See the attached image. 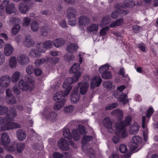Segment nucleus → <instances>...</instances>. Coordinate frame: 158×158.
<instances>
[{
    "instance_id": "nucleus-1",
    "label": "nucleus",
    "mask_w": 158,
    "mask_h": 158,
    "mask_svg": "<svg viewBox=\"0 0 158 158\" xmlns=\"http://www.w3.org/2000/svg\"><path fill=\"white\" fill-rule=\"evenodd\" d=\"M131 120V117L128 116L125 117V120L124 122H117L116 123L115 126L116 128V132L118 134L122 137L127 136V133L125 127L129 125Z\"/></svg>"
},
{
    "instance_id": "nucleus-2",
    "label": "nucleus",
    "mask_w": 158,
    "mask_h": 158,
    "mask_svg": "<svg viewBox=\"0 0 158 158\" xmlns=\"http://www.w3.org/2000/svg\"><path fill=\"white\" fill-rule=\"evenodd\" d=\"M93 139L92 136H85L84 137L82 140V147L83 150L86 151V152L90 157L93 156L94 155V153L93 150L90 148H87L86 149V142H88Z\"/></svg>"
},
{
    "instance_id": "nucleus-3",
    "label": "nucleus",
    "mask_w": 158,
    "mask_h": 158,
    "mask_svg": "<svg viewBox=\"0 0 158 158\" xmlns=\"http://www.w3.org/2000/svg\"><path fill=\"white\" fill-rule=\"evenodd\" d=\"M85 127L82 125H79L78 130L74 129L73 131V137L75 141L79 140L80 138L81 134H85Z\"/></svg>"
},
{
    "instance_id": "nucleus-4",
    "label": "nucleus",
    "mask_w": 158,
    "mask_h": 158,
    "mask_svg": "<svg viewBox=\"0 0 158 158\" xmlns=\"http://www.w3.org/2000/svg\"><path fill=\"white\" fill-rule=\"evenodd\" d=\"M47 119L52 121H55L57 120V115L53 111H52L50 108H46L43 113Z\"/></svg>"
},
{
    "instance_id": "nucleus-5",
    "label": "nucleus",
    "mask_w": 158,
    "mask_h": 158,
    "mask_svg": "<svg viewBox=\"0 0 158 158\" xmlns=\"http://www.w3.org/2000/svg\"><path fill=\"white\" fill-rule=\"evenodd\" d=\"M75 78L69 77L66 79L63 84L64 89L66 90L65 94L68 95L72 88L71 84L72 83L76 82L75 81Z\"/></svg>"
},
{
    "instance_id": "nucleus-6",
    "label": "nucleus",
    "mask_w": 158,
    "mask_h": 158,
    "mask_svg": "<svg viewBox=\"0 0 158 158\" xmlns=\"http://www.w3.org/2000/svg\"><path fill=\"white\" fill-rule=\"evenodd\" d=\"M80 69V65L78 63H75L73 65L70 70V73H75L73 76L74 78H75V81H77L81 75V73L79 71Z\"/></svg>"
},
{
    "instance_id": "nucleus-7",
    "label": "nucleus",
    "mask_w": 158,
    "mask_h": 158,
    "mask_svg": "<svg viewBox=\"0 0 158 158\" xmlns=\"http://www.w3.org/2000/svg\"><path fill=\"white\" fill-rule=\"evenodd\" d=\"M66 90L64 89L63 91H58L54 95L53 99L56 102H65L66 100L64 98V96L67 95H66Z\"/></svg>"
},
{
    "instance_id": "nucleus-8",
    "label": "nucleus",
    "mask_w": 158,
    "mask_h": 158,
    "mask_svg": "<svg viewBox=\"0 0 158 158\" xmlns=\"http://www.w3.org/2000/svg\"><path fill=\"white\" fill-rule=\"evenodd\" d=\"M142 141L141 138L137 135L134 136L132 138L131 144L129 146L131 149L134 151L138 147L139 144Z\"/></svg>"
},
{
    "instance_id": "nucleus-9",
    "label": "nucleus",
    "mask_w": 158,
    "mask_h": 158,
    "mask_svg": "<svg viewBox=\"0 0 158 158\" xmlns=\"http://www.w3.org/2000/svg\"><path fill=\"white\" fill-rule=\"evenodd\" d=\"M13 120H9L8 123L6 124V127H2V130H8L10 129H16L21 127V125L18 123H13Z\"/></svg>"
},
{
    "instance_id": "nucleus-10",
    "label": "nucleus",
    "mask_w": 158,
    "mask_h": 158,
    "mask_svg": "<svg viewBox=\"0 0 158 158\" xmlns=\"http://www.w3.org/2000/svg\"><path fill=\"white\" fill-rule=\"evenodd\" d=\"M10 82V78L9 75H4L0 78V85L2 87H8Z\"/></svg>"
},
{
    "instance_id": "nucleus-11",
    "label": "nucleus",
    "mask_w": 158,
    "mask_h": 158,
    "mask_svg": "<svg viewBox=\"0 0 158 158\" xmlns=\"http://www.w3.org/2000/svg\"><path fill=\"white\" fill-rule=\"evenodd\" d=\"M59 148L62 150H68L69 149V144L67 141L64 139H60L57 143Z\"/></svg>"
},
{
    "instance_id": "nucleus-12",
    "label": "nucleus",
    "mask_w": 158,
    "mask_h": 158,
    "mask_svg": "<svg viewBox=\"0 0 158 158\" xmlns=\"http://www.w3.org/2000/svg\"><path fill=\"white\" fill-rule=\"evenodd\" d=\"M78 87H77L73 91L71 94L70 100L71 102L73 103H77L80 98V95L77 93Z\"/></svg>"
},
{
    "instance_id": "nucleus-13",
    "label": "nucleus",
    "mask_w": 158,
    "mask_h": 158,
    "mask_svg": "<svg viewBox=\"0 0 158 158\" xmlns=\"http://www.w3.org/2000/svg\"><path fill=\"white\" fill-rule=\"evenodd\" d=\"M10 140L8 135L5 132L3 133L1 135L0 139V145L6 146L10 142Z\"/></svg>"
},
{
    "instance_id": "nucleus-14",
    "label": "nucleus",
    "mask_w": 158,
    "mask_h": 158,
    "mask_svg": "<svg viewBox=\"0 0 158 158\" xmlns=\"http://www.w3.org/2000/svg\"><path fill=\"white\" fill-rule=\"evenodd\" d=\"M18 63L21 65H25L28 63L30 60L27 56L25 54H21L17 57Z\"/></svg>"
},
{
    "instance_id": "nucleus-15",
    "label": "nucleus",
    "mask_w": 158,
    "mask_h": 158,
    "mask_svg": "<svg viewBox=\"0 0 158 158\" xmlns=\"http://www.w3.org/2000/svg\"><path fill=\"white\" fill-rule=\"evenodd\" d=\"M80 86V93L81 94L84 95L85 94L87 91L89 86V83L87 81L82 82L80 83L78 85Z\"/></svg>"
},
{
    "instance_id": "nucleus-16",
    "label": "nucleus",
    "mask_w": 158,
    "mask_h": 158,
    "mask_svg": "<svg viewBox=\"0 0 158 158\" xmlns=\"http://www.w3.org/2000/svg\"><path fill=\"white\" fill-rule=\"evenodd\" d=\"M103 123L110 132L113 133L114 132L112 128V123L109 117L105 118L103 120Z\"/></svg>"
},
{
    "instance_id": "nucleus-17",
    "label": "nucleus",
    "mask_w": 158,
    "mask_h": 158,
    "mask_svg": "<svg viewBox=\"0 0 158 158\" xmlns=\"http://www.w3.org/2000/svg\"><path fill=\"white\" fill-rule=\"evenodd\" d=\"M102 81V79L100 76H96L91 80V87L92 89L95 87L99 86Z\"/></svg>"
},
{
    "instance_id": "nucleus-18",
    "label": "nucleus",
    "mask_w": 158,
    "mask_h": 158,
    "mask_svg": "<svg viewBox=\"0 0 158 158\" xmlns=\"http://www.w3.org/2000/svg\"><path fill=\"white\" fill-rule=\"evenodd\" d=\"M13 50V48L10 44L8 43L5 44L4 52L6 56H9L11 55Z\"/></svg>"
},
{
    "instance_id": "nucleus-19",
    "label": "nucleus",
    "mask_w": 158,
    "mask_h": 158,
    "mask_svg": "<svg viewBox=\"0 0 158 158\" xmlns=\"http://www.w3.org/2000/svg\"><path fill=\"white\" fill-rule=\"evenodd\" d=\"M29 7L26 2H24L19 4V9L22 13L26 14L29 10Z\"/></svg>"
},
{
    "instance_id": "nucleus-20",
    "label": "nucleus",
    "mask_w": 158,
    "mask_h": 158,
    "mask_svg": "<svg viewBox=\"0 0 158 158\" xmlns=\"http://www.w3.org/2000/svg\"><path fill=\"white\" fill-rule=\"evenodd\" d=\"M77 12V10L72 7H70L67 10V15L68 18H75Z\"/></svg>"
},
{
    "instance_id": "nucleus-21",
    "label": "nucleus",
    "mask_w": 158,
    "mask_h": 158,
    "mask_svg": "<svg viewBox=\"0 0 158 158\" xmlns=\"http://www.w3.org/2000/svg\"><path fill=\"white\" fill-rule=\"evenodd\" d=\"M111 114L112 115L116 117L119 119H121L123 118V112L121 110L115 109L113 110Z\"/></svg>"
},
{
    "instance_id": "nucleus-22",
    "label": "nucleus",
    "mask_w": 158,
    "mask_h": 158,
    "mask_svg": "<svg viewBox=\"0 0 158 158\" xmlns=\"http://www.w3.org/2000/svg\"><path fill=\"white\" fill-rule=\"evenodd\" d=\"M78 21L79 23L81 25H86L90 23L89 18L85 16L80 17L78 19Z\"/></svg>"
},
{
    "instance_id": "nucleus-23",
    "label": "nucleus",
    "mask_w": 158,
    "mask_h": 158,
    "mask_svg": "<svg viewBox=\"0 0 158 158\" xmlns=\"http://www.w3.org/2000/svg\"><path fill=\"white\" fill-rule=\"evenodd\" d=\"M78 48V47L77 44L74 43H70L67 45L66 50L69 52H73L77 51Z\"/></svg>"
},
{
    "instance_id": "nucleus-24",
    "label": "nucleus",
    "mask_w": 158,
    "mask_h": 158,
    "mask_svg": "<svg viewBox=\"0 0 158 158\" xmlns=\"http://www.w3.org/2000/svg\"><path fill=\"white\" fill-rule=\"evenodd\" d=\"M16 134L18 139L19 140H23L25 139L26 136L25 132L21 129L17 131Z\"/></svg>"
},
{
    "instance_id": "nucleus-25",
    "label": "nucleus",
    "mask_w": 158,
    "mask_h": 158,
    "mask_svg": "<svg viewBox=\"0 0 158 158\" xmlns=\"http://www.w3.org/2000/svg\"><path fill=\"white\" fill-rule=\"evenodd\" d=\"M19 86L21 89L25 91H27L29 89L28 85L22 79H21L19 81Z\"/></svg>"
},
{
    "instance_id": "nucleus-26",
    "label": "nucleus",
    "mask_w": 158,
    "mask_h": 158,
    "mask_svg": "<svg viewBox=\"0 0 158 158\" xmlns=\"http://www.w3.org/2000/svg\"><path fill=\"white\" fill-rule=\"evenodd\" d=\"M34 44V41L30 35H27L25 37L24 44L27 47H30Z\"/></svg>"
},
{
    "instance_id": "nucleus-27",
    "label": "nucleus",
    "mask_w": 158,
    "mask_h": 158,
    "mask_svg": "<svg viewBox=\"0 0 158 158\" xmlns=\"http://www.w3.org/2000/svg\"><path fill=\"white\" fill-rule=\"evenodd\" d=\"M52 42L50 40L47 41L42 43L41 45L43 46V48L42 49L40 50V51H45L46 50L52 47Z\"/></svg>"
},
{
    "instance_id": "nucleus-28",
    "label": "nucleus",
    "mask_w": 158,
    "mask_h": 158,
    "mask_svg": "<svg viewBox=\"0 0 158 158\" xmlns=\"http://www.w3.org/2000/svg\"><path fill=\"white\" fill-rule=\"evenodd\" d=\"M40 29L42 35L44 36H46L50 31L49 26L46 24H44V26H42Z\"/></svg>"
},
{
    "instance_id": "nucleus-29",
    "label": "nucleus",
    "mask_w": 158,
    "mask_h": 158,
    "mask_svg": "<svg viewBox=\"0 0 158 158\" xmlns=\"http://www.w3.org/2000/svg\"><path fill=\"white\" fill-rule=\"evenodd\" d=\"M8 64L10 67L11 69L15 68L17 64V61L16 57L14 56L11 57L9 60Z\"/></svg>"
},
{
    "instance_id": "nucleus-30",
    "label": "nucleus",
    "mask_w": 158,
    "mask_h": 158,
    "mask_svg": "<svg viewBox=\"0 0 158 158\" xmlns=\"http://www.w3.org/2000/svg\"><path fill=\"white\" fill-rule=\"evenodd\" d=\"M139 126L136 123H134V125L130 127L129 133L131 134H137L139 131Z\"/></svg>"
},
{
    "instance_id": "nucleus-31",
    "label": "nucleus",
    "mask_w": 158,
    "mask_h": 158,
    "mask_svg": "<svg viewBox=\"0 0 158 158\" xmlns=\"http://www.w3.org/2000/svg\"><path fill=\"white\" fill-rule=\"evenodd\" d=\"M127 97V96L125 93H122L120 94L118 97L117 98L118 101L119 102H123V104H126L128 103V100L126 99V98Z\"/></svg>"
},
{
    "instance_id": "nucleus-32",
    "label": "nucleus",
    "mask_w": 158,
    "mask_h": 158,
    "mask_svg": "<svg viewBox=\"0 0 158 158\" xmlns=\"http://www.w3.org/2000/svg\"><path fill=\"white\" fill-rule=\"evenodd\" d=\"M17 115L16 110L14 109H11L9 111V114H8L6 116L7 117L9 120H13Z\"/></svg>"
},
{
    "instance_id": "nucleus-33",
    "label": "nucleus",
    "mask_w": 158,
    "mask_h": 158,
    "mask_svg": "<svg viewBox=\"0 0 158 158\" xmlns=\"http://www.w3.org/2000/svg\"><path fill=\"white\" fill-rule=\"evenodd\" d=\"M64 43V40L62 38H58L53 41V43L56 48L62 47Z\"/></svg>"
},
{
    "instance_id": "nucleus-34",
    "label": "nucleus",
    "mask_w": 158,
    "mask_h": 158,
    "mask_svg": "<svg viewBox=\"0 0 158 158\" xmlns=\"http://www.w3.org/2000/svg\"><path fill=\"white\" fill-rule=\"evenodd\" d=\"M99 28L98 24L94 23L90 25L87 28L88 31L90 32H97Z\"/></svg>"
},
{
    "instance_id": "nucleus-35",
    "label": "nucleus",
    "mask_w": 158,
    "mask_h": 158,
    "mask_svg": "<svg viewBox=\"0 0 158 158\" xmlns=\"http://www.w3.org/2000/svg\"><path fill=\"white\" fill-rule=\"evenodd\" d=\"M20 76V72L16 71L12 75L11 77V79L12 83H15L19 80Z\"/></svg>"
},
{
    "instance_id": "nucleus-36",
    "label": "nucleus",
    "mask_w": 158,
    "mask_h": 158,
    "mask_svg": "<svg viewBox=\"0 0 158 158\" xmlns=\"http://www.w3.org/2000/svg\"><path fill=\"white\" fill-rule=\"evenodd\" d=\"M31 30L33 32H35L38 31L39 28V25L38 22L34 21H32L30 24Z\"/></svg>"
},
{
    "instance_id": "nucleus-37",
    "label": "nucleus",
    "mask_w": 158,
    "mask_h": 158,
    "mask_svg": "<svg viewBox=\"0 0 158 158\" xmlns=\"http://www.w3.org/2000/svg\"><path fill=\"white\" fill-rule=\"evenodd\" d=\"M15 7L13 4H10L6 8V13L9 14L13 13L15 11Z\"/></svg>"
},
{
    "instance_id": "nucleus-38",
    "label": "nucleus",
    "mask_w": 158,
    "mask_h": 158,
    "mask_svg": "<svg viewBox=\"0 0 158 158\" xmlns=\"http://www.w3.org/2000/svg\"><path fill=\"white\" fill-rule=\"evenodd\" d=\"M9 119L7 118V117L6 116L4 118H2L0 117V126L2 125L3 124H4V125L3 126H2L0 127V131H6V130H2L3 129L2 127H6V123L8 124L9 123Z\"/></svg>"
},
{
    "instance_id": "nucleus-39",
    "label": "nucleus",
    "mask_w": 158,
    "mask_h": 158,
    "mask_svg": "<svg viewBox=\"0 0 158 158\" xmlns=\"http://www.w3.org/2000/svg\"><path fill=\"white\" fill-rule=\"evenodd\" d=\"M111 21L109 16H106L103 17L101 22V25L103 26L108 24Z\"/></svg>"
},
{
    "instance_id": "nucleus-40",
    "label": "nucleus",
    "mask_w": 158,
    "mask_h": 158,
    "mask_svg": "<svg viewBox=\"0 0 158 158\" xmlns=\"http://www.w3.org/2000/svg\"><path fill=\"white\" fill-rule=\"evenodd\" d=\"M30 56L33 57H39L41 56L40 53L39 52L36 48H32L29 53Z\"/></svg>"
},
{
    "instance_id": "nucleus-41",
    "label": "nucleus",
    "mask_w": 158,
    "mask_h": 158,
    "mask_svg": "<svg viewBox=\"0 0 158 158\" xmlns=\"http://www.w3.org/2000/svg\"><path fill=\"white\" fill-rule=\"evenodd\" d=\"M63 135L65 138L69 139L72 138L71 134L70 133L69 129L68 127H65L64 128Z\"/></svg>"
},
{
    "instance_id": "nucleus-42",
    "label": "nucleus",
    "mask_w": 158,
    "mask_h": 158,
    "mask_svg": "<svg viewBox=\"0 0 158 158\" xmlns=\"http://www.w3.org/2000/svg\"><path fill=\"white\" fill-rule=\"evenodd\" d=\"M6 101L7 103L10 105L15 104L16 103V100L14 95L6 98Z\"/></svg>"
},
{
    "instance_id": "nucleus-43",
    "label": "nucleus",
    "mask_w": 158,
    "mask_h": 158,
    "mask_svg": "<svg viewBox=\"0 0 158 158\" xmlns=\"http://www.w3.org/2000/svg\"><path fill=\"white\" fill-rule=\"evenodd\" d=\"M123 19H120L111 23L110 25V27L111 28L115 27L121 25L123 23Z\"/></svg>"
},
{
    "instance_id": "nucleus-44",
    "label": "nucleus",
    "mask_w": 158,
    "mask_h": 158,
    "mask_svg": "<svg viewBox=\"0 0 158 158\" xmlns=\"http://www.w3.org/2000/svg\"><path fill=\"white\" fill-rule=\"evenodd\" d=\"M119 4H117L116 6V8L112 13L111 17L113 19H114L117 18L120 14L119 9Z\"/></svg>"
},
{
    "instance_id": "nucleus-45",
    "label": "nucleus",
    "mask_w": 158,
    "mask_h": 158,
    "mask_svg": "<svg viewBox=\"0 0 158 158\" xmlns=\"http://www.w3.org/2000/svg\"><path fill=\"white\" fill-rule=\"evenodd\" d=\"M133 2L131 0H125L123 2V5H122L121 4H118L119 6L122 8H125V7H131L132 6V5Z\"/></svg>"
},
{
    "instance_id": "nucleus-46",
    "label": "nucleus",
    "mask_w": 158,
    "mask_h": 158,
    "mask_svg": "<svg viewBox=\"0 0 158 158\" xmlns=\"http://www.w3.org/2000/svg\"><path fill=\"white\" fill-rule=\"evenodd\" d=\"M25 147V144L22 142H19L17 145V150L18 152L21 153Z\"/></svg>"
},
{
    "instance_id": "nucleus-47",
    "label": "nucleus",
    "mask_w": 158,
    "mask_h": 158,
    "mask_svg": "<svg viewBox=\"0 0 158 158\" xmlns=\"http://www.w3.org/2000/svg\"><path fill=\"white\" fill-rule=\"evenodd\" d=\"M102 77L104 79H109L112 77V74L109 71H104L102 73Z\"/></svg>"
},
{
    "instance_id": "nucleus-48",
    "label": "nucleus",
    "mask_w": 158,
    "mask_h": 158,
    "mask_svg": "<svg viewBox=\"0 0 158 158\" xmlns=\"http://www.w3.org/2000/svg\"><path fill=\"white\" fill-rule=\"evenodd\" d=\"M110 65L108 64L101 66L99 69L98 71L100 73L103 72L104 71H107L109 69Z\"/></svg>"
},
{
    "instance_id": "nucleus-49",
    "label": "nucleus",
    "mask_w": 158,
    "mask_h": 158,
    "mask_svg": "<svg viewBox=\"0 0 158 158\" xmlns=\"http://www.w3.org/2000/svg\"><path fill=\"white\" fill-rule=\"evenodd\" d=\"M109 30V27H106L101 29L99 32L100 35L104 36L108 32Z\"/></svg>"
},
{
    "instance_id": "nucleus-50",
    "label": "nucleus",
    "mask_w": 158,
    "mask_h": 158,
    "mask_svg": "<svg viewBox=\"0 0 158 158\" xmlns=\"http://www.w3.org/2000/svg\"><path fill=\"white\" fill-rule=\"evenodd\" d=\"M74 106L72 105H69L65 107L64 109V111L66 113H70L72 112L74 110Z\"/></svg>"
},
{
    "instance_id": "nucleus-51",
    "label": "nucleus",
    "mask_w": 158,
    "mask_h": 158,
    "mask_svg": "<svg viewBox=\"0 0 158 158\" xmlns=\"http://www.w3.org/2000/svg\"><path fill=\"white\" fill-rule=\"evenodd\" d=\"M57 103H58L55 105L53 107V108L55 110H59L61 109L64 105L65 102L62 101V102H60Z\"/></svg>"
},
{
    "instance_id": "nucleus-52",
    "label": "nucleus",
    "mask_w": 158,
    "mask_h": 158,
    "mask_svg": "<svg viewBox=\"0 0 158 158\" xmlns=\"http://www.w3.org/2000/svg\"><path fill=\"white\" fill-rule=\"evenodd\" d=\"M103 85L105 88L109 90L111 89L112 87V82L108 81L104 82L103 83Z\"/></svg>"
},
{
    "instance_id": "nucleus-53",
    "label": "nucleus",
    "mask_w": 158,
    "mask_h": 158,
    "mask_svg": "<svg viewBox=\"0 0 158 158\" xmlns=\"http://www.w3.org/2000/svg\"><path fill=\"white\" fill-rule=\"evenodd\" d=\"M116 128L115 132L117 135L114 136L112 138V141L113 143H117L119 140V137L124 138L125 137H122L121 135H120L119 134H118L116 132Z\"/></svg>"
},
{
    "instance_id": "nucleus-54",
    "label": "nucleus",
    "mask_w": 158,
    "mask_h": 158,
    "mask_svg": "<svg viewBox=\"0 0 158 158\" xmlns=\"http://www.w3.org/2000/svg\"><path fill=\"white\" fill-rule=\"evenodd\" d=\"M23 25L27 27L29 25L31 21V19L29 17H26L23 18Z\"/></svg>"
},
{
    "instance_id": "nucleus-55",
    "label": "nucleus",
    "mask_w": 158,
    "mask_h": 158,
    "mask_svg": "<svg viewBox=\"0 0 158 158\" xmlns=\"http://www.w3.org/2000/svg\"><path fill=\"white\" fill-rule=\"evenodd\" d=\"M25 80L28 82L31 83H34L35 78L33 77L30 75L26 76L25 77Z\"/></svg>"
},
{
    "instance_id": "nucleus-56",
    "label": "nucleus",
    "mask_w": 158,
    "mask_h": 158,
    "mask_svg": "<svg viewBox=\"0 0 158 158\" xmlns=\"http://www.w3.org/2000/svg\"><path fill=\"white\" fill-rule=\"evenodd\" d=\"M119 150L121 152L124 153L127 152V148L126 145L124 144H121L119 146Z\"/></svg>"
},
{
    "instance_id": "nucleus-57",
    "label": "nucleus",
    "mask_w": 158,
    "mask_h": 158,
    "mask_svg": "<svg viewBox=\"0 0 158 158\" xmlns=\"http://www.w3.org/2000/svg\"><path fill=\"white\" fill-rule=\"evenodd\" d=\"M118 104L117 103H114L109 104L105 108L106 110H111L114 108L117 107L118 106Z\"/></svg>"
},
{
    "instance_id": "nucleus-58",
    "label": "nucleus",
    "mask_w": 158,
    "mask_h": 158,
    "mask_svg": "<svg viewBox=\"0 0 158 158\" xmlns=\"http://www.w3.org/2000/svg\"><path fill=\"white\" fill-rule=\"evenodd\" d=\"M17 19L14 17H10L7 21V23L10 25H13L16 23Z\"/></svg>"
},
{
    "instance_id": "nucleus-59",
    "label": "nucleus",
    "mask_w": 158,
    "mask_h": 158,
    "mask_svg": "<svg viewBox=\"0 0 158 158\" xmlns=\"http://www.w3.org/2000/svg\"><path fill=\"white\" fill-rule=\"evenodd\" d=\"M132 28L133 31L137 33L139 32L142 29V28L141 27L137 25L133 26Z\"/></svg>"
},
{
    "instance_id": "nucleus-60",
    "label": "nucleus",
    "mask_w": 158,
    "mask_h": 158,
    "mask_svg": "<svg viewBox=\"0 0 158 158\" xmlns=\"http://www.w3.org/2000/svg\"><path fill=\"white\" fill-rule=\"evenodd\" d=\"M4 146L5 147V149L7 151L11 152L15 151L16 149L15 147V145H12L9 146H7L6 145V146Z\"/></svg>"
},
{
    "instance_id": "nucleus-61",
    "label": "nucleus",
    "mask_w": 158,
    "mask_h": 158,
    "mask_svg": "<svg viewBox=\"0 0 158 158\" xmlns=\"http://www.w3.org/2000/svg\"><path fill=\"white\" fill-rule=\"evenodd\" d=\"M20 28V26L19 25H15L12 30V33L14 34L15 35L19 31Z\"/></svg>"
},
{
    "instance_id": "nucleus-62",
    "label": "nucleus",
    "mask_w": 158,
    "mask_h": 158,
    "mask_svg": "<svg viewBox=\"0 0 158 158\" xmlns=\"http://www.w3.org/2000/svg\"><path fill=\"white\" fill-rule=\"evenodd\" d=\"M34 68L31 65H29L27 66L26 69V72L28 74H32L33 72Z\"/></svg>"
},
{
    "instance_id": "nucleus-63",
    "label": "nucleus",
    "mask_w": 158,
    "mask_h": 158,
    "mask_svg": "<svg viewBox=\"0 0 158 158\" xmlns=\"http://www.w3.org/2000/svg\"><path fill=\"white\" fill-rule=\"evenodd\" d=\"M8 111V108L6 106H0V115L6 114Z\"/></svg>"
},
{
    "instance_id": "nucleus-64",
    "label": "nucleus",
    "mask_w": 158,
    "mask_h": 158,
    "mask_svg": "<svg viewBox=\"0 0 158 158\" xmlns=\"http://www.w3.org/2000/svg\"><path fill=\"white\" fill-rule=\"evenodd\" d=\"M64 58L69 62H70L74 60L75 56L73 54L68 55H66L65 56Z\"/></svg>"
}]
</instances>
